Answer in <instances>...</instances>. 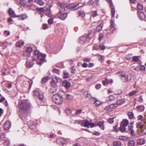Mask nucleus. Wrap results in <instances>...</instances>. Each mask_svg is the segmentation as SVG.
Here are the masks:
<instances>
[{"label": "nucleus", "mask_w": 146, "mask_h": 146, "mask_svg": "<svg viewBox=\"0 0 146 146\" xmlns=\"http://www.w3.org/2000/svg\"><path fill=\"white\" fill-rule=\"evenodd\" d=\"M27 124L29 128L31 129H34L35 127L34 122L32 121H29L27 122Z\"/></svg>", "instance_id": "a211bd4d"}, {"label": "nucleus", "mask_w": 146, "mask_h": 146, "mask_svg": "<svg viewBox=\"0 0 146 146\" xmlns=\"http://www.w3.org/2000/svg\"><path fill=\"white\" fill-rule=\"evenodd\" d=\"M101 87V85L100 84H97L95 86L96 88L97 89H99Z\"/></svg>", "instance_id": "bf43d9fd"}, {"label": "nucleus", "mask_w": 146, "mask_h": 146, "mask_svg": "<svg viewBox=\"0 0 146 146\" xmlns=\"http://www.w3.org/2000/svg\"><path fill=\"white\" fill-rule=\"evenodd\" d=\"M82 111V110L81 109H79L78 110H77L76 111V115H79L80 114Z\"/></svg>", "instance_id": "e2e57ef3"}, {"label": "nucleus", "mask_w": 146, "mask_h": 146, "mask_svg": "<svg viewBox=\"0 0 146 146\" xmlns=\"http://www.w3.org/2000/svg\"><path fill=\"white\" fill-rule=\"evenodd\" d=\"M24 44L23 42L19 41L16 42V46L17 47H21V46H23Z\"/></svg>", "instance_id": "c85d7f7f"}, {"label": "nucleus", "mask_w": 146, "mask_h": 146, "mask_svg": "<svg viewBox=\"0 0 146 146\" xmlns=\"http://www.w3.org/2000/svg\"><path fill=\"white\" fill-rule=\"evenodd\" d=\"M60 81L61 80L60 78L55 77L54 78L52 79L51 83L52 86H56V82Z\"/></svg>", "instance_id": "9b49d317"}, {"label": "nucleus", "mask_w": 146, "mask_h": 146, "mask_svg": "<svg viewBox=\"0 0 146 146\" xmlns=\"http://www.w3.org/2000/svg\"><path fill=\"white\" fill-rule=\"evenodd\" d=\"M34 63L29 61H27L26 63V66L27 68H30L33 67Z\"/></svg>", "instance_id": "5701e85b"}, {"label": "nucleus", "mask_w": 146, "mask_h": 146, "mask_svg": "<svg viewBox=\"0 0 146 146\" xmlns=\"http://www.w3.org/2000/svg\"><path fill=\"white\" fill-rule=\"evenodd\" d=\"M135 145V142L133 140L129 141L127 143L128 146H134Z\"/></svg>", "instance_id": "473e14b6"}, {"label": "nucleus", "mask_w": 146, "mask_h": 146, "mask_svg": "<svg viewBox=\"0 0 146 146\" xmlns=\"http://www.w3.org/2000/svg\"><path fill=\"white\" fill-rule=\"evenodd\" d=\"M145 143V141L143 139H139L137 141V144L139 145H142L143 144Z\"/></svg>", "instance_id": "393cba45"}, {"label": "nucleus", "mask_w": 146, "mask_h": 146, "mask_svg": "<svg viewBox=\"0 0 146 146\" xmlns=\"http://www.w3.org/2000/svg\"><path fill=\"white\" fill-rule=\"evenodd\" d=\"M17 4L21 6L24 7L26 5V2L25 0H16Z\"/></svg>", "instance_id": "9d476101"}, {"label": "nucleus", "mask_w": 146, "mask_h": 146, "mask_svg": "<svg viewBox=\"0 0 146 146\" xmlns=\"http://www.w3.org/2000/svg\"><path fill=\"white\" fill-rule=\"evenodd\" d=\"M132 60L133 61L135 62H137L139 61L138 56H134L133 57Z\"/></svg>", "instance_id": "79ce46f5"}, {"label": "nucleus", "mask_w": 146, "mask_h": 146, "mask_svg": "<svg viewBox=\"0 0 146 146\" xmlns=\"http://www.w3.org/2000/svg\"><path fill=\"white\" fill-rule=\"evenodd\" d=\"M8 13L11 17L15 18L17 17V16L15 15L14 11L11 8L9 9Z\"/></svg>", "instance_id": "f3484780"}, {"label": "nucleus", "mask_w": 146, "mask_h": 146, "mask_svg": "<svg viewBox=\"0 0 146 146\" xmlns=\"http://www.w3.org/2000/svg\"><path fill=\"white\" fill-rule=\"evenodd\" d=\"M94 2L92 0H90L88 2V4L90 5H92L94 3Z\"/></svg>", "instance_id": "0e129e2a"}, {"label": "nucleus", "mask_w": 146, "mask_h": 146, "mask_svg": "<svg viewBox=\"0 0 146 146\" xmlns=\"http://www.w3.org/2000/svg\"><path fill=\"white\" fill-rule=\"evenodd\" d=\"M114 25V22L113 21H111L110 24V27L111 29H112L113 27H115Z\"/></svg>", "instance_id": "052dcab7"}, {"label": "nucleus", "mask_w": 146, "mask_h": 146, "mask_svg": "<svg viewBox=\"0 0 146 146\" xmlns=\"http://www.w3.org/2000/svg\"><path fill=\"white\" fill-rule=\"evenodd\" d=\"M137 9L139 10H142L143 9V6L140 3H138L137 5Z\"/></svg>", "instance_id": "c03bdc74"}, {"label": "nucleus", "mask_w": 146, "mask_h": 146, "mask_svg": "<svg viewBox=\"0 0 146 146\" xmlns=\"http://www.w3.org/2000/svg\"><path fill=\"white\" fill-rule=\"evenodd\" d=\"M115 98V97L113 95H111L109 96L108 98L107 99V100L108 101H112Z\"/></svg>", "instance_id": "e433bc0d"}, {"label": "nucleus", "mask_w": 146, "mask_h": 146, "mask_svg": "<svg viewBox=\"0 0 146 146\" xmlns=\"http://www.w3.org/2000/svg\"><path fill=\"white\" fill-rule=\"evenodd\" d=\"M103 27V25L101 23L100 25H98L96 27V30L98 32H99L101 31Z\"/></svg>", "instance_id": "2f4dec72"}, {"label": "nucleus", "mask_w": 146, "mask_h": 146, "mask_svg": "<svg viewBox=\"0 0 146 146\" xmlns=\"http://www.w3.org/2000/svg\"><path fill=\"white\" fill-rule=\"evenodd\" d=\"M137 128L140 129V131L143 134H146V132H144L145 128L144 127L143 125V124L142 122H138L136 123Z\"/></svg>", "instance_id": "39448f33"}, {"label": "nucleus", "mask_w": 146, "mask_h": 146, "mask_svg": "<svg viewBox=\"0 0 146 146\" xmlns=\"http://www.w3.org/2000/svg\"><path fill=\"white\" fill-rule=\"evenodd\" d=\"M56 142L59 145H63L65 143L66 140L63 138H59L57 139Z\"/></svg>", "instance_id": "1a4fd4ad"}, {"label": "nucleus", "mask_w": 146, "mask_h": 146, "mask_svg": "<svg viewBox=\"0 0 146 146\" xmlns=\"http://www.w3.org/2000/svg\"><path fill=\"white\" fill-rule=\"evenodd\" d=\"M35 56L37 58L36 56H39L40 57L45 58L46 56V54H43L42 53H40L39 51L37 50H35L34 53Z\"/></svg>", "instance_id": "0eeeda50"}, {"label": "nucleus", "mask_w": 146, "mask_h": 146, "mask_svg": "<svg viewBox=\"0 0 146 146\" xmlns=\"http://www.w3.org/2000/svg\"><path fill=\"white\" fill-rule=\"evenodd\" d=\"M36 57L35 56H34L32 58V60L33 61H36V64L40 66H41L44 62H46L44 59L45 58L40 57L39 56H37Z\"/></svg>", "instance_id": "7ed1b4c3"}, {"label": "nucleus", "mask_w": 146, "mask_h": 146, "mask_svg": "<svg viewBox=\"0 0 146 146\" xmlns=\"http://www.w3.org/2000/svg\"><path fill=\"white\" fill-rule=\"evenodd\" d=\"M62 85L66 89H68L70 85V83L67 80H64L62 82Z\"/></svg>", "instance_id": "2eb2a0df"}, {"label": "nucleus", "mask_w": 146, "mask_h": 146, "mask_svg": "<svg viewBox=\"0 0 146 146\" xmlns=\"http://www.w3.org/2000/svg\"><path fill=\"white\" fill-rule=\"evenodd\" d=\"M33 50L32 48L30 47H28L26 49V52H29L31 54V53L33 51Z\"/></svg>", "instance_id": "37998d69"}, {"label": "nucleus", "mask_w": 146, "mask_h": 146, "mask_svg": "<svg viewBox=\"0 0 146 146\" xmlns=\"http://www.w3.org/2000/svg\"><path fill=\"white\" fill-rule=\"evenodd\" d=\"M137 15L139 18L141 20H143L145 19V15L143 13L140 11L138 12Z\"/></svg>", "instance_id": "dca6fc26"}, {"label": "nucleus", "mask_w": 146, "mask_h": 146, "mask_svg": "<svg viewBox=\"0 0 146 146\" xmlns=\"http://www.w3.org/2000/svg\"><path fill=\"white\" fill-rule=\"evenodd\" d=\"M65 112L68 115L71 113L70 110L69 109H66L65 110Z\"/></svg>", "instance_id": "338daca9"}, {"label": "nucleus", "mask_w": 146, "mask_h": 146, "mask_svg": "<svg viewBox=\"0 0 146 146\" xmlns=\"http://www.w3.org/2000/svg\"><path fill=\"white\" fill-rule=\"evenodd\" d=\"M63 98V96L61 94H55L52 97L53 101L58 105H60L62 104Z\"/></svg>", "instance_id": "f03ea898"}, {"label": "nucleus", "mask_w": 146, "mask_h": 146, "mask_svg": "<svg viewBox=\"0 0 146 146\" xmlns=\"http://www.w3.org/2000/svg\"><path fill=\"white\" fill-rule=\"evenodd\" d=\"M51 7L49 8H47L45 11V15L50 17H51L52 15L50 12V8Z\"/></svg>", "instance_id": "4be33fe9"}, {"label": "nucleus", "mask_w": 146, "mask_h": 146, "mask_svg": "<svg viewBox=\"0 0 146 146\" xmlns=\"http://www.w3.org/2000/svg\"><path fill=\"white\" fill-rule=\"evenodd\" d=\"M51 87L49 89V92L50 93L52 94L54 93L56 91V88L55 86H53Z\"/></svg>", "instance_id": "a878e982"}, {"label": "nucleus", "mask_w": 146, "mask_h": 146, "mask_svg": "<svg viewBox=\"0 0 146 146\" xmlns=\"http://www.w3.org/2000/svg\"><path fill=\"white\" fill-rule=\"evenodd\" d=\"M49 136L50 138H53L55 137L56 136V135L54 134L53 133L51 132L50 133V135Z\"/></svg>", "instance_id": "680f3d73"}, {"label": "nucleus", "mask_w": 146, "mask_h": 146, "mask_svg": "<svg viewBox=\"0 0 146 146\" xmlns=\"http://www.w3.org/2000/svg\"><path fill=\"white\" fill-rule=\"evenodd\" d=\"M42 27L43 29L45 30L48 28V26L47 24H44L42 25Z\"/></svg>", "instance_id": "13d9d810"}, {"label": "nucleus", "mask_w": 146, "mask_h": 146, "mask_svg": "<svg viewBox=\"0 0 146 146\" xmlns=\"http://www.w3.org/2000/svg\"><path fill=\"white\" fill-rule=\"evenodd\" d=\"M34 96H38L40 94L38 91L35 90L34 91Z\"/></svg>", "instance_id": "864d4df0"}, {"label": "nucleus", "mask_w": 146, "mask_h": 146, "mask_svg": "<svg viewBox=\"0 0 146 146\" xmlns=\"http://www.w3.org/2000/svg\"><path fill=\"white\" fill-rule=\"evenodd\" d=\"M36 10L42 12H44L45 11V10L43 8H36Z\"/></svg>", "instance_id": "603ef678"}, {"label": "nucleus", "mask_w": 146, "mask_h": 146, "mask_svg": "<svg viewBox=\"0 0 146 146\" xmlns=\"http://www.w3.org/2000/svg\"><path fill=\"white\" fill-rule=\"evenodd\" d=\"M104 121H99L97 124H95V125L98 126L100 127L102 129L104 130L105 129V127L104 125Z\"/></svg>", "instance_id": "aec40b11"}, {"label": "nucleus", "mask_w": 146, "mask_h": 146, "mask_svg": "<svg viewBox=\"0 0 146 146\" xmlns=\"http://www.w3.org/2000/svg\"><path fill=\"white\" fill-rule=\"evenodd\" d=\"M66 97L67 99L69 100L73 99L74 97L73 96L69 94H66Z\"/></svg>", "instance_id": "49530a36"}, {"label": "nucleus", "mask_w": 146, "mask_h": 146, "mask_svg": "<svg viewBox=\"0 0 146 146\" xmlns=\"http://www.w3.org/2000/svg\"><path fill=\"white\" fill-rule=\"evenodd\" d=\"M87 38V37L84 36H82L80 37L79 38L80 43L81 44L84 43Z\"/></svg>", "instance_id": "b1692460"}, {"label": "nucleus", "mask_w": 146, "mask_h": 146, "mask_svg": "<svg viewBox=\"0 0 146 146\" xmlns=\"http://www.w3.org/2000/svg\"><path fill=\"white\" fill-rule=\"evenodd\" d=\"M97 13L96 11H94L92 12V16L93 17H95L97 15Z\"/></svg>", "instance_id": "4d7b16f0"}, {"label": "nucleus", "mask_w": 146, "mask_h": 146, "mask_svg": "<svg viewBox=\"0 0 146 146\" xmlns=\"http://www.w3.org/2000/svg\"><path fill=\"white\" fill-rule=\"evenodd\" d=\"M121 142L118 141H116L113 142V146H121Z\"/></svg>", "instance_id": "f704fd0d"}, {"label": "nucleus", "mask_w": 146, "mask_h": 146, "mask_svg": "<svg viewBox=\"0 0 146 146\" xmlns=\"http://www.w3.org/2000/svg\"><path fill=\"white\" fill-rule=\"evenodd\" d=\"M17 16V17H19L20 19L21 20H25L27 19L28 17V16L26 14H24L23 15H22L20 16Z\"/></svg>", "instance_id": "cd10ccee"}, {"label": "nucleus", "mask_w": 146, "mask_h": 146, "mask_svg": "<svg viewBox=\"0 0 146 146\" xmlns=\"http://www.w3.org/2000/svg\"><path fill=\"white\" fill-rule=\"evenodd\" d=\"M82 6H83V5H80L79 3L75 5H66V7L71 9L72 10H75L78 9L79 7H81Z\"/></svg>", "instance_id": "6e6552de"}, {"label": "nucleus", "mask_w": 146, "mask_h": 146, "mask_svg": "<svg viewBox=\"0 0 146 146\" xmlns=\"http://www.w3.org/2000/svg\"><path fill=\"white\" fill-rule=\"evenodd\" d=\"M108 83V80L107 78H106L105 80L102 81V83L104 85H105L106 84Z\"/></svg>", "instance_id": "8fccbe9b"}, {"label": "nucleus", "mask_w": 146, "mask_h": 146, "mask_svg": "<svg viewBox=\"0 0 146 146\" xmlns=\"http://www.w3.org/2000/svg\"><path fill=\"white\" fill-rule=\"evenodd\" d=\"M69 76V74L68 72H64V73L63 77L64 78H68Z\"/></svg>", "instance_id": "6e6d98bb"}, {"label": "nucleus", "mask_w": 146, "mask_h": 146, "mask_svg": "<svg viewBox=\"0 0 146 146\" xmlns=\"http://www.w3.org/2000/svg\"><path fill=\"white\" fill-rule=\"evenodd\" d=\"M126 127L122 125H121L120 127V129L121 132H124L125 131Z\"/></svg>", "instance_id": "a19ab883"}, {"label": "nucleus", "mask_w": 146, "mask_h": 146, "mask_svg": "<svg viewBox=\"0 0 146 146\" xmlns=\"http://www.w3.org/2000/svg\"><path fill=\"white\" fill-rule=\"evenodd\" d=\"M117 107V106H116V105L115 104H111L109 106L106 107L105 108V109L107 111H111L112 110L113 108H115Z\"/></svg>", "instance_id": "4468645a"}, {"label": "nucleus", "mask_w": 146, "mask_h": 146, "mask_svg": "<svg viewBox=\"0 0 146 146\" xmlns=\"http://www.w3.org/2000/svg\"><path fill=\"white\" fill-rule=\"evenodd\" d=\"M18 107L20 110L27 111L32 107V106L29 101L24 100L19 102Z\"/></svg>", "instance_id": "f257e3e1"}, {"label": "nucleus", "mask_w": 146, "mask_h": 146, "mask_svg": "<svg viewBox=\"0 0 146 146\" xmlns=\"http://www.w3.org/2000/svg\"><path fill=\"white\" fill-rule=\"evenodd\" d=\"M138 92V91L137 90H135L129 92L128 94L126 95V96H131L136 94Z\"/></svg>", "instance_id": "412c9836"}, {"label": "nucleus", "mask_w": 146, "mask_h": 146, "mask_svg": "<svg viewBox=\"0 0 146 146\" xmlns=\"http://www.w3.org/2000/svg\"><path fill=\"white\" fill-rule=\"evenodd\" d=\"M67 14L66 13H64L63 14H61L60 17V19L62 20H64L67 17Z\"/></svg>", "instance_id": "c756f323"}, {"label": "nucleus", "mask_w": 146, "mask_h": 146, "mask_svg": "<svg viewBox=\"0 0 146 146\" xmlns=\"http://www.w3.org/2000/svg\"><path fill=\"white\" fill-rule=\"evenodd\" d=\"M3 128L5 130H8L11 127V123L10 121H6L3 125Z\"/></svg>", "instance_id": "ddd939ff"}, {"label": "nucleus", "mask_w": 146, "mask_h": 146, "mask_svg": "<svg viewBox=\"0 0 146 146\" xmlns=\"http://www.w3.org/2000/svg\"><path fill=\"white\" fill-rule=\"evenodd\" d=\"M23 55L25 57H28L30 56L31 54L25 51L23 52Z\"/></svg>", "instance_id": "a18cd8bd"}, {"label": "nucleus", "mask_w": 146, "mask_h": 146, "mask_svg": "<svg viewBox=\"0 0 146 146\" xmlns=\"http://www.w3.org/2000/svg\"><path fill=\"white\" fill-rule=\"evenodd\" d=\"M81 125L82 126L87 127L88 128L90 127L92 128L97 126V125H95L94 124L92 123H89L88 120L84 121H83Z\"/></svg>", "instance_id": "20e7f679"}, {"label": "nucleus", "mask_w": 146, "mask_h": 146, "mask_svg": "<svg viewBox=\"0 0 146 146\" xmlns=\"http://www.w3.org/2000/svg\"><path fill=\"white\" fill-rule=\"evenodd\" d=\"M78 15L79 16L84 17L85 15V13L84 11H80L78 13Z\"/></svg>", "instance_id": "de8ad7c7"}, {"label": "nucleus", "mask_w": 146, "mask_h": 146, "mask_svg": "<svg viewBox=\"0 0 146 146\" xmlns=\"http://www.w3.org/2000/svg\"><path fill=\"white\" fill-rule=\"evenodd\" d=\"M40 100L41 101H44V98L43 95H40V94L37 96Z\"/></svg>", "instance_id": "09e8293b"}, {"label": "nucleus", "mask_w": 146, "mask_h": 146, "mask_svg": "<svg viewBox=\"0 0 146 146\" xmlns=\"http://www.w3.org/2000/svg\"><path fill=\"white\" fill-rule=\"evenodd\" d=\"M114 118H110L108 120V121L111 124L114 122Z\"/></svg>", "instance_id": "3c124183"}, {"label": "nucleus", "mask_w": 146, "mask_h": 146, "mask_svg": "<svg viewBox=\"0 0 146 146\" xmlns=\"http://www.w3.org/2000/svg\"><path fill=\"white\" fill-rule=\"evenodd\" d=\"M107 1L110 3V5L111 8V16L112 17H113L115 14V11L114 8L113 6V3H112L111 0H107Z\"/></svg>", "instance_id": "423d86ee"}, {"label": "nucleus", "mask_w": 146, "mask_h": 146, "mask_svg": "<svg viewBox=\"0 0 146 146\" xmlns=\"http://www.w3.org/2000/svg\"><path fill=\"white\" fill-rule=\"evenodd\" d=\"M119 74L121 76V78L123 82H125L126 81V75L124 72H119L117 73Z\"/></svg>", "instance_id": "f8f14e48"}, {"label": "nucleus", "mask_w": 146, "mask_h": 146, "mask_svg": "<svg viewBox=\"0 0 146 146\" xmlns=\"http://www.w3.org/2000/svg\"><path fill=\"white\" fill-rule=\"evenodd\" d=\"M48 79V77L46 76L42 78V83H44L46 82Z\"/></svg>", "instance_id": "ea45409f"}, {"label": "nucleus", "mask_w": 146, "mask_h": 146, "mask_svg": "<svg viewBox=\"0 0 146 146\" xmlns=\"http://www.w3.org/2000/svg\"><path fill=\"white\" fill-rule=\"evenodd\" d=\"M126 81H130L131 79V77L130 76H126Z\"/></svg>", "instance_id": "774afa93"}, {"label": "nucleus", "mask_w": 146, "mask_h": 146, "mask_svg": "<svg viewBox=\"0 0 146 146\" xmlns=\"http://www.w3.org/2000/svg\"><path fill=\"white\" fill-rule=\"evenodd\" d=\"M126 102V99H122L119 100H117L116 103H115L117 107V105H120L124 104Z\"/></svg>", "instance_id": "6ab92c4d"}, {"label": "nucleus", "mask_w": 146, "mask_h": 146, "mask_svg": "<svg viewBox=\"0 0 146 146\" xmlns=\"http://www.w3.org/2000/svg\"><path fill=\"white\" fill-rule=\"evenodd\" d=\"M122 94V91L121 90L118 89L115 90V94L116 95H119Z\"/></svg>", "instance_id": "58836bf2"}, {"label": "nucleus", "mask_w": 146, "mask_h": 146, "mask_svg": "<svg viewBox=\"0 0 146 146\" xmlns=\"http://www.w3.org/2000/svg\"><path fill=\"white\" fill-rule=\"evenodd\" d=\"M92 98L95 100L94 103H95L96 106H98L101 104L100 102L96 98L94 97H92Z\"/></svg>", "instance_id": "4c0bfd02"}, {"label": "nucleus", "mask_w": 146, "mask_h": 146, "mask_svg": "<svg viewBox=\"0 0 146 146\" xmlns=\"http://www.w3.org/2000/svg\"><path fill=\"white\" fill-rule=\"evenodd\" d=\"M136 108L140 111H143L144 110L145 108L143 105H139L137 106Z\"/></svg>", "instance_id": "7c9ffc66"}, {"label": "nucleus", "mask_w": 146, "mask_h": 146, "mask_svg": "<svg viewBox=\"0 0 146 146\" xmlns=\"http://www.w3.org/2000/svg\"><path fill=\"white\" fill-rule=\"evenodd\" d=\"M129 123V122L127 119H125L123 121V124H122L124 126L126 127Z\"/></svg>", "instance_id": "c9c22d12"}, {"label": "nucleus", "mask_w": 146, "mask_h": 146, "mask_svg": "<svg viewBox=\"0 0 146 146\" xmlns=\"http://www.w3.org/2000/svg\"><path fill=\"white\" fill-rule=\"evenodd\" d=\"M53 19L52 18H50L48 20V22L50 25L52 24L53 23Z\"/></svg>", "instance_id": "5fc2aeb1"}, {"label": "nucleus", "mask_w": 146, "mask_h": 146, "mask_svg": "<svg viewBox=\"0 0 146 146\" xmlns=\"http://www.w3.org/2000/svg\"><path fill=\"white\" fill-rule=\"evenodd\" d=\"M35 2L40 6H42L44 4V2L42 0H35Z\"/></svg>", "instance_id": "bb28decb"}, {"label": "nucleus", "mask_w": 146, "mask_h": 146, "mask_svg": "<svg viewBox=\"0 0 146 146\" xmlns=\"http://www.w3.org/2000/svg\"><path fill=\"white\" fill-rule=\"evenodd\" d=\"M129 118L130 119H133L134 117V115L132 111L129 112L127 113Z\"/></svg>", "instance_id": "72a5a7b5"}, {"label": "nucleus", "mask_w": 146, "mask_h": 146, "mask_svg": "<svg viewBox=\"0 0 146 146\" xmlns=\"http://www.w3.org/2000/svg\"><path fill=\"white\" fill-rule=\"evenodd\" d=\"M99 56L100 60L102 61H103L104 59V56L102 55Z\"/></svg>", "instance_id": "69168bd1"}]
</instances>
